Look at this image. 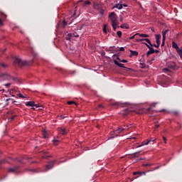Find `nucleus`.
I'll return each instance as SVG.
<instances>
[{"mask_svg":"<svg viewBox=\"0 0 182 182\" xmlns=\"http://www.w3.org/2000/svg\"><path fill=\"white\" fill-rule=\"evenodd\" d=\"M164 139V141L167 144V138H166L165 136H163Z\"/></svg>","mask_w":182,"mask_h":182,"instance_id":"864d4df0","label":"nucleus"},{"mask_svg":"<svg viewBox=\"0 0 182 182\" xmlns=\"http://www.w3.org/2000/svg\"><path fill=\"white\" fill-rule=\"evenodd\" d=\"M166 65L169 69H176V63L173 61H169L166 63Z\"/></svg>","mask_w":182,"mask_h":182,"instance_id":"6e6552de","label":"nucleus"},{"mask_svg":"<svg viewBox=\"0 0 182 182\" xmlns=\"http://www.w3.org/2000/svg\"><path fill=\"white\" fill-rule=\"evenodd\" d=\"M133 111L130 110V109L127 108L125 109L124 112L122 114L124 117H127V116H129V113L132 112Z\"/></svg>","mask_w":182,"mask_h":182,"instance_id":"4468645a","label":"nucleus"},{"mask_svg":"<svg viewBox=\"0 0 182 182\" xmlns=\"http://www.w3.org/2000/svg\"><path fill=\"white\" fill-rule=\"evenodd\" d=\"M159 127H160V125H159V124H156V125H155V129H159Z\"/></svg>","mask_w":182,"mask_h":182,"instance_id":"bf43d9fd","label":"nucleus"},{"mask_svg":"<svg viewBox=\"0 0 182 182\" xmlns=\"http://www.w3.org/2000/svg\"><path fill=\"white\" fill-rule=\"evenodd\" d=\"M93 7L95 9H102V5L97 2H94Z\"/></svg>","mask_w":182,"mask_h":182,"instance_id":"9d476101","label":"nucleus"},{"mask_svg":"<svg viewBox=\"0 0 182 182\" xmlns=\"http://www.w3.org/2000/svg\"><path fill=\"white\" fill-rule=\"evenodd\" d=\"M137 36H139V33H135L134 36L129 37V39H134V38H137Z\"/></svg>","mask_w":182,"mask_h":182,"instance_id":"c85d7f7f","label":"nucleus"},{"mask_svg":"<svg viewBox=\"0 0 182 182\" xmlns=\"http://www.w3.org/2000/svg\"><path fill=\"white\" fill-rule=\"evenodd\" d=\"M150 55H153L152 53H151L149 50L146 53V56L149 58Z\"/></svg>","mask_w":182,"mask_h":182,"instance_id":"c03bdc74","label":"nucleus"},{"mask_svg":"<svg viewBox=\"0 0 182 182\" xmlns=\"http://www.w3.org/2000/svg\"><path fill=\"white\" fill-rule=\"evenodd\" d=\"M72 36H73L72 33H68V36L66 37L67 41H72Z\"/></svg>","mask_w":182,"mask_h":182,"instance_id":"412c9836","label":"nucleus"},{"mask_svg":"<svg viewBox=\"0 0 182 182\" xmlns=\"http://www.w3.org/2000/svg\"><path fill=\"white\" fill-rule=\"evenodd\" d=\"M17 95L18 96V97H21V99H25V96H23V95H22L21 93H18L17 94Z\"/></svg>","mask_w":182,"mask_h":182,"instance_id":"2f4dec72","label":"nucleus"},{"mask_svg":"<svg viewBox=\"0 0 182 182\" xmlns=\"http://www.w3.org/2000/svg\"><path fill=\"white\" fill-rule=\"evenodd\" d=\"M155 38H156V44L160 45V43H161L160 38H161V35L156 34V35H155Z\"/></svg>","mask_w":182,"mask_h":182,"instance_id":"9b49d317","label":"nucleus"},{"mask_svg":"<svg viewBox=\"0 0 182 182\" xmlns=\"http://www.w3.org/2000/svg\"><path fill=\"white\" fill-rule=\"evenodd\" d=\"M123 129H126V130H129L130 129V125H123Z\"/></svg>","mask_w":182,"mask_h":182,"instance_id":"7c9ffc66","label":"nucleus"},{"mask_svg":"<svg viewBox=\"0 0 182 182\" xmlns=\"http://www.w3.org/2000/svg\"><path fill=\"white\" fill-rule=\"evenodd\" d=\"M68 105H75V106H77V103L75 102L74 101H68Z\"/></svg>","mask_w":182,"mask_h":182,"instance_id":"bb28decb","label":"nucleus"},{"mask_svg":"<svg viewBox=\"0 0 182 182\" xmlns=\"http://www.w3.org/2000/svg\"><path fill=\"white\" fill-rule=\"evenodd\" d=\"M43 136L44 137V139H48V136H46V131H43Z\"/></svg>","mask_w":182,"mask_h":182,"instance_id":"473e14b6","label":"nucleus"},{"mask_svg":"<svg viewBox=\"0 0 182 182\" xmlns=\"http://www.w3.org/2000/svg\"><path fill=\"white\" fill-rule=\"evenodd\" d=\"M131 56H137L139 55V52L134 51L133 50H130Z\"/></svg>","mask_w":182,"mask_h":182,"instance_id":"6ab92c4d","label":"nucleus"},{"mask_svg":"<svg viewBox=\"0 0 182 182\" xmlns=\"http://www.w3.org/2000/svg\"><path fill=\"white\" fill-rule=\"evenodd\" d=\"M4 86H6V87H9V86H11V82L4 84Z\"/></svg>","mask_w":182,"mask_h":182,"instance_id":"09e8293b","label":"nucleus"},{"mask_svg":"<svg viewBox=\"0 0 182 182\" xmlns=\"http://www.w3.org/2000/svg\"><path fill=\"white\" fill-rule=\"evenodd\" d=\"M62 25L63 28H65L68 25V22H66V21L64 20L62 23Z\"/></svg>","mask_w":182,"mask_h":182,"instance_id":"72a5a7b5","label":"nucleus"},{"mask_svg":"<svg viewBox=\"0 0 182 182\" xmlns=\"http://www.w3.org/2000/svg\"><path fill=\"white\" fill-rule=\"evenodd\" d=\"M1 66H2V68H8V65H6V64H4V63H1Z\"/></svg>","mask_w":182,"mask_h":182,"instance_id":"a18cd8bd","label":"nucleus"},{"mask_svg":"<svg viewBox=\"0 0 182 182\" xmlns=\"http://www.w3.org/2000/svg\"><path fill=\"white\" fill-rule=\"evenodd\" d=\"M58 132L59 134H62V136H66V134L69 133V129L65 127H60V128H58Z\"/></svg>","mask_w":182,"mask_h":182,"instance_id":"423d86ee","label":"nucleus"},{"mask_svg":"<svg viewBox=\"0 0 182 182\" xmlns=\"http://www.w3.org/2000/svg\"><path fill=\"white\" fill-rule=\"evenodd\" d=\"M26 106H28V107H39L38 104H35L34 101H29L26 103Z\"/></svg>","mask_w":182,"mask_h":182,"instance_id":"0eeeda50","label":"nucleus"},{"mask_svg":"<svg viewBox=\"0 0 182 182\" xmlns=\"http://www.w3.org/2000/svg\"><path fill=\"white\" fill-rule=\"evenodd\" d=\"M8 100H12V104H13V105H16V106L21 105V102H18V101H15V100H14V99L9 98V99H7V101H8Z\"/></svg>","mask_w":182,"mask_h":182,"instance_id":"a211bd4d","label":"nucleus"},{"mask_svg":"<svg viewBox=\"0 0 182 182\" xmlns=\"http://www.w3.org/2000/svg\"><path fill=\"white\" fill-rule=\"evenodd\" d=\"M172 114H173L174 116L178 115V111H173Z\"/></svg>","mask_w":182,"mask_h":182,"instance_id":"c9c22d12","label":"nucleus"},{"mask_svg":"<svg viewBox=\"0 0 182 182\" xmlns=\"http://www.w3.org/2000/svg\"><path fill=\"white\" fill-rule=\"evenodd\" d=\"M117 60H119V62H122V59H120L119 57H117Z\"/></svg>","mask_w":182,"mask_h":182,"instance_id":"680f3d73","label":"nucleus"},{"mask_svg":"<svg viewBox=\"0 0 182 182\" xmlns=\"http://www.w3.org/2000/svg\"><path fill=\"white\" fill-rule=\"evenodd\" d=\"M117 36H119V38H122V31H117Z\"/></svg>","mask_w":182,"mask_h":182,"instance_id":"4c0bfd02","label":"nucleus"},{"mask_svg":"<svg viewBox=\"0 0 182 182\" xmlns=\"http://www.w3.org/2000/svg\"><path fill=\"white\" fill-rule=\"evenodd\" d=\"M11 120H14V119H15V116L11 117Z\"/></svg>","mask_w":182,"mask_h":182,"instance_id":"774afa93","label":"nucleus"},{"mask_svg":"<svg viewBox=\"0 0 182 182\" xmlns=\"http://www.w3.org/2000/svg\"><path fill=\"white\" fill-rule=\"evenodd\" d=\"M116 8L117 9H122L123 8V4H117L113 7V9Z\"/></svg>","mask_w":182,"mask_h":182,"instance_id":"dca6fc26","label":"nucleus"},{"mask_svg":"<svg viewBox=\"0 0 182 182\" xmlns=\"http://www.w3.org/2000/svg\"><path fill=\"white\" fill-rule=\"evenodd\" d=\"M167 32H168V30L162 31V36H163L162 39H164V41H166V35H167Z\"/></svg>","mask_w":182,"mask_h":182,"instance_id":"aec40b11","label":"nucleus"},{"mask_svg":"<svg viewBox=\"0 0 182 182\" xmlns=\"http://www.w3.org/2000/svg\"><path fill=\"white\" fill-rule=\"evenodd\" d=\"M151 112V107H149V108H148L147 109H146V113H150Z\"/></svg>","mask_w":182,"mask_h":182,"instance_id":"49530a36","label":"nucleus"},{"mask_svg":"<svg viewBox=\"0 0 182 182\" xmlns=\"http://www.w3.org/2000/svg\"><path fill=\"white\" fill-rule=\"evenodd\" d=\"M160 51L159 50H155L154 53H159Z\"/></svg>","mask_w":182,"mask_h":182,"instance_id":"0e129e2a","label":"nucleus"},{"mask_svg":"<svg viewBox=\"0 0 182 182\" xmlns=\"http://www.w3.org/2000/svg\"><path fill=\"white\" fill-rule=\"evenodd\" d=\"M53 143L54 146H58V144L59 143V140L54 139V140H53Z\"/></svg>","mask_w":182,"mask_h":182,"instance_id":"c756f323","label":"nucleus"},{"mask_svg":"<svg viewBox=\"0 0 182 182\" xmlns=\"http://www.w3.org/2000/svg\"><path fill=\"white\" fill-rule=\"evenodd\" d=\"M109 18L112 22V23H117V16H116L115 12H112L109 15Z\"/></svg>","mask_w":182,"mask_h":182,"instance_id":"39448f33","label":"nucleus"},{"mask_svg":"<svg viewBox=\"0 0 182 182\" xmlns=\"http://www.w3.org/2000/svg\"><path fill=\"white\" fill-rule=\"evenodd\" d=\"M0 79L2 80H11V79H12V76H11L8 73H4L0 75Z\"/></svg>","mask_w":182,"mask_h":182,"instance_id":"20e7f679","label":"nucleus"},{"mask_svg":"<svg viewBox=\"0 0 182 182\" xmlns=\"http://www.w3.org/2000/svg\"><path fill=\"white\" fill-rule=\"evenodd\" d=\"M30 171H33V173H38V171L35 169L30 170Z\"/></svg>","mask_w":182,"mask_h":182,"instance_id":"13d9d810","label":"nucleus"},{"mask_svg":"<svg viewBox=\"0 0 182 182\" xmlns=\"http://www.w3.org/2000/svg\"><path fill=\"white\" fill-rule=\"evenodd\" d=\"M14 62L16 65H18V66H25L26 65H28V62L22 61V60L18 57L14 58Z\"/></svg>","mask_w":182,"mask_h":182,"instance_id":"f03ea898","label":"nucleus"},{"mask_svg":"<svg viewBox=\"0 0 182 182\" xmlns=\"http://www.w3.org/2000/svg\"><path fill=\"white\" fill-rule=\"evenodd\" d=\"M121 62L122 63H127V60H122Z\"/></svg>","mask_w":182,"mask_h":182,"instance_id":"6e6d98bb","label":"nucleus"},{"mask_svg":"<svg viewBox=\"0 0 182 182\" xmlns=\"http://www.w3.org/2000/svg\"><path fill=\"white\" fill-rule=\"evenodd\" d=\"M138 36H140V38H149V35L144 33H139Z\"/></svg>","mask_w":182,"mask_h":182,"instance_id":"5701e85b","label":"nucleus"},{"mask_svg":"<svg viewBox=\"0 0 182 182\" xmlns=\"http://www.w3.org/2000/svg\"><path fill=\"white\" fill-rule=\"evenodd\" d=\"M84 5H90V1H84Z\"/></svg>","mask_w":182,"mask_h":182,"instance_id":"a19ab883","label":"nucleus"},{"mask_svg":"<svg viewBox=\"0 0 182 182\" xmlns=\"http://www.w3.org/2000/svg\"><path fill=\"white\" fill-rule=\"evenodd\" d=\"M145 42H147L150 46H153V44H151V41L149 38H144Z\"/></svg>","mask_w":182,"mask_h":182,"instance_id":"cd10ccee","label":"nucleus"},{"mask_svg":"<svg viewBox=\"0 0 182 182\" xmlns=\"http://www.w3.org/2000/svg\"><path fill=\"white\" fill-rule=\"evenodd\" d=\"M150 143V141H143L141 144L139 145L137 147H143V146H147Z\"/></svg>","mask_w":182,"mask_h":182,"instance_id":"f3484780","label":"nucleus"},{"mask_svg":"<svg viewBox=\"0 0 182 182\" xmlns=\"http://www.w3.org/2000/svg\"><path fill=\"white\" fill-rule=\"evenodd\" d=\"M141 176H146V172H141Z\"/></svg>","mask_w":182,"mask_h":182,"instance_id":"052dcab7","label":"nucleus"},{"mask_svg":"<svg viewBox=\"0 0 182 182\" xmlns=\"http://www.w3.org/2000/svg\"><path fill=\"white\" fill-rule=\"evenodd\" d=\"M144 43L149 49V51L151 53H152V54L154 53V48H153V47L151 46H149V44H147V43Z\"/></svg>","mask_w":182,"mask_h":182,"instance_id":"2eb2a0df","label":"nucleus"},{"mask_svg":"<svg viewBox=\"0 0 182 182\" xmlns=\"http://www.w3.org/2000/svg\"><path fill=\"white\" fill-rule=\"evenodd\" d=\"M153 60H156V58H154V57L152 58L151 60H149V61H148V63H149V65H151V62H153Z\"/></svg>","mask_w":182,"mask_h":182,"instance_id":"e433bc0d","label":"nucleus"},{"mask_svg":"<svg viewBox=\"0 0 182 182\" xmlns=\"http://www.w3.org/2000/svg\"><path fill=\"white\" fill-rule=\"evenodd\" d=\"M55 164V161L50 162L47 166H46V168L48 170H50V168H53V166Z\"/></svg>","mask_w":182,"mask_h":182,"instance_id":"ddd939ff","label":"nucleus"},{"mask_svg":"<svg viewBox=\"0 0 182 182\" xmlns=\"http://www.w3.org/2000/svg\"><path fill=\"white\" fill-rule=\"evenodd\" d=\"M117 25H119L118 23H112V28H113L114 31H116V29H117Z\"/></svg>","mask_w":182,"mask_h":182,"instance_id":"4be33fe9","label":"nucleus"},{"mask_svg":"<svg viewBox=\"0 0 182 182\" xmlns=\"http://www.w3.org/2000/svg\"><path fill=\"white\" fill-rule=\"evenodd\" d=\"M172 48L173 49H176V50L178 52V54L179 55L180 58L182 59V46L181 48L178 47V45H177L174 41L172 42Z\"/></svg>","mask_w":182,"mask_h":182,"instance_id":"7ed1b4c3","label":"nucleus"},{"mask_svg":"<svg viewBox=\"0 0 182 182\" xmlns=\"http://www.w3.org/2000/svg\"><path fill=\"white\" fill-rule=\"evenodd\" d=\"M103 107H103V105H102V104L98 105V109H103Z\"/></svg>","mask_w":182,"mask_h":182,"instance_id":"de8ad7c7","label":"nucleus"},{"mask_svg":"<svg viewBox=\"0 0 182 182\" xmlns=\"http://www.w3.org/2000/svg\"><path fill=\"white\" fill-rule=\"evenodd\" d=\"M165 42H166V40H164V38H162L161 46H164Z\"/></svg>","mask_w":182,"mask_h":182,"instance_id":"8fccbe9b","label":"nucleus"},{"mask_svg":"<svg viewBox=\"0 0 182 182\" xmlns=\"http://www.w3.org/2000/svg\"><path fill=\"white\" fill-rule=\"evenodd\" d=\"M119 50H120V52H124V48L123 47H121V48H119Z\"/></svg>","mask_w":182,"mask_h":182,"instance_id":"5fc2aeb1","label":"nucleus"},{"mask_svg":"<svg viewBox=\"0 0 182 182\" xmlns=\"http://www.w3.org/2000/svg\"><path fill=\"white\" fill-rule=\"evenodd\" d=\"M4 163H6V159L0 161V164H4Z\"/></svg>","mask_w":182,"mask_h":182,"instance_id":"79ce46f5","label":"nucleus"},{"mask_svg":"<svg viewBox=\"0 0 182 182\" xmlns=\"http://www.w3.org/2000/svg\"><path fill=\"white\" fill-rule=\"evenodd\" d=\"M13 79L14 82H16V83H21V80L18 77H11Z\"/></svg>","mask_w":182,"mask_h":182,"instance_id":"b1692460","label":"nucleus"},{"mask_svg":"<svg viewBox=\"0 0 182 182\" xmlns=\"http://www.w3.org/2000/svg\"><path fill=\"white\" fill-rule=\"evenodd\" d=\"M139 152H136V153H134V157H139Z\"/></svg>","mask_w":182,"mask_h":182,"instance_id":"603ef678","label":"nucleus"},{"mask_svg":"<svg viewBox=\"0 0 182 182\" xmlns=\"http://www.w3.org/2000/svg\"><path fill=\"white\" fill-rule=\"evenodd\" d=\"M18 170H19V166H15L14 168H10L9 171L10 173H18Z\"/></svg>","mask_w":182,"mask_h":182,"instance_id":"1a4fd4ad","label":"nucleus"},{"mask_svg":"<svg viewBox=\"0 0 182 182\" xmlns=\"http://www.w3.org/2000/svg\"><path fill=\"white\" fill-rule=\"evenodd\" d=\"M143 41H144V38H139L136 40V42H143Z\"/></svg>","mask_w":182,"mask_h":182,"instance_id":"58836bf2","label":"nucleus"},{"mask_svg":"<svg viewBox=\"0 0 182 182\" xmlns=\"http://www.w3.org/2000/svg\"><path fill=\"white\" fill-rule=\"evenodd\" d=\"M103 32H104L105 33H107V28H106V25H104V27H103Z\"/></svg>","mask_w":182,"mask_h":182,"instance_id":"f704fd0d","label":"nucleus"},{"mask_svg":"<svg viewBox=\"0 0 182 182\" xmlns=\"http://www.w3.org/2000/svg\"><path fill=\"white\" fill-rule=\"evenodd\" d=\"M113 106H119V102H115L113 104Z\"/></svg>","mask_w":182,"mask_h":182,"instance_id":"4d7b16f0","label":"nucleus"},{"mask_svg":"<svg viewBox=\"0 0 182 182\" xmlns=\"http://www.w3.org/2000/svg\"><path fill=\"white\" fill-rule=\"evenodd\" d=\"M152 46H154V48H157V49H159V48H160V45H159V44H154V45H152Z\"/></svg>","mask_w":182,"mask_h":182,"instance_id":"37998d69","label":"nucleus"},{"mask_svg":"<svg viewBox=\"0 0 182 182\" xmlns=\"http://www.w3.org/2000/svg\"><path fill=\"white\" fill-rule=\"evenodd\" d=\"M144 166H151V164H144Z\"/></svg>","mask_w":182,"mask_h":182,"instance_id":"338daca9","label":"nucleus"},{"mask_svg":"<svg viewBox=\"0 0 182 182\" xmlns=\"http://www.w3.org/2000/svg\"><path fill=\"white\" fill-rule=\"evenodd\" d=\"M0 26H4V22L2 21V19L0 18Z\"/></svg>","mask_w":182,"mask_h":182,"instance_id":"3c124183","label":"nucleus"},{"mask_svg":"<svg viewBox=\"0 0 182 182\" xmlns=\"http://www.w3.org/2000/svg\"><path fill=\"white\" fill-rule=\"evenodd\" d=\"M1 16L4 17V18H6V15H5L4 14H1Z\"/></svg>","mask_w":182,"mask_h":182,"instance_id":"69168bd1","label":"nucleus"},{"mask_svg":"<svg viewBox=\"0 0 182 182\" xmlns=\"http://www.w3.org/2000/svg\"><path fill=\"white\" fill-rule=\"evenodd\" d=\"M114 63L117 66H119V68H126V67H124V64H122V63H119V61H117V60H114Z\"/></svg>","mask_w":182,"mask_h":182,"instance_id":"f8f14e48","label":"nucleus"},{"mask_svg":"<svg viewBox=\"0 0 182 182\" xmlns=\"http://www.w3.org/2000/svg\"><path fill=\"white\" fill-rule=\"evenodd\" d=\"M73 36H75V38H79V34L76 32L73 33Z\"/></svg>","mask_w":182,"mask_h":182,"instance_id":"ea45409f","label":"nucleus"},{"mask_svg":"<svg viewBox=\"0 0 182 182\" xmlns=\"http://www.w3.org/2000/svg\"><path fill=\"white\" fill-rule=\"evenodd\" d=\"M164 72H168V68H164Z\"/></svg>","mask_w":182,"mask_h":182,"instance_id":"e2e57ef3","label":"nucleus"},{"mask_svg":"<svg viewBox=\"0 0 182 182\" xmlns=\"http://www.w3.org/2000/svg\"><path fill=\"white\" fill-rule=\"evenodd\" d=\"M133 176H139V177L141 176V171H135L133 173Z\"/></svg>","mask_w":182,"mask_h":182,"instance_id":"393cba45","label":"nucleus"},{"mask_svg":"<svg viewBox=\"0 0 182 182\" xmlns=\"http://www.w3.org/2000/svg\"><path fill=\"white\" fill-rule=\"evenodd\" d=\"M120 28H122V29H124V28H126V29H129V26L127 25V24H122L121 25V26H120Z\"/></svg>","mask_w":182,"mask_h":182,"instance_id":"a878e982","label":"nucleus"},{"mask_svg":"<svg viewBox=\"0 0 182 182\" xmlns=\"http://www.w3.org/2000/svg\"><path fill=\"white\" fill-rule=\"evenodd\" d=\"M124 130H126V128H123V127H119L117 128L116 129H114L110 133V139H114V137H117V136H119L120 133H123Z\"/></svg>","mask_w":182,"mask_h":182,"instance_id":"f257e3e1","label":"nucleus"}]
</instances>
